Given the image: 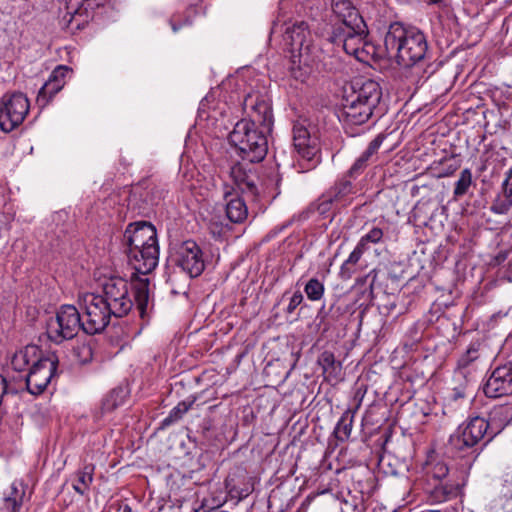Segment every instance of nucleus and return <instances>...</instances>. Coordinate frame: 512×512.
Instances as JSON below:
<instances>
[{"instance_id": "4", "label": "nucleus", "mask_w": 512, "mask_h": 512, "mask_svg": "<svg viewBox=\"0 0 512 512\" xmlns=\"http://www.w3.org/2000/svg\"><path fill=\"white\" fill-rule=\"evenodd\" d=\"M129 264L135 270L132 276V287L136 307L142 318L146 315L149 304V278L150 274L158 265L159 245L146 247V249L125 250Z\"/></svg>"}, {"instance_id": "48", "label": "nucleus", "mask_w": 512, "mask_h": 512, "mask_svg": "<svg viewBox=\"0 0 512 512\" xmlns=\"http://www.w3.org/2000/svg\"><path fill=\"white\" fill-rule=\"evenodd\" d=\"M456 169H457V166H455V167H453V168H450L449 173L454 172Z\"/></svg>"}, {"instance_id": "10", "label": "nucleus", "mask_w": 512, "mask_h": 512, "mask_svg": "<svg viewBox=\"0 0 512 512\" xmlns=\"http://www.w3.org/2000/svg\"><path fill=\"white\" fill-rule=\"evenodd\" d=\"M366 36V24L362 22L361 25L357 24V27L352 25L334 26L330 39L333 43H342L347 54L353 55L360 61H365L363 54L367 46Z\"/></svg>"}, {"instance_id": "14", "label": "nucleus", "mask_w": 512, "mask_h": 512, "mask_svg": "<svg viewBox=\"0 0 512 512\" xmlns=\"http://www.w3.org/2000/svg\"><path fill=\"white\" fill-rule=\"evenodd\" d=\"M122 245L125 250L146 249L157 246L158 238L156 228L149 222H136L127 226L123 233Z\"/></svg>"}, {"instance_id": "12", "label": "nucleus", "mask_w": 512, "mask_h": 512, "mask_svg": "<svg viewBox=\"0 0 512 512\" xmlns=\"http://www.w3.org/2000/svg\"><path fill=\"white\" fill-rule=\"evenodd\" d=\"M293 145L298 155L307 161L317 160L319 149V138L315 127L300 120L293 125Z\"/></svg>"}, {"instance_id": "31", "label": "nucleus", "mask_w": 512, "mask_h": 512, "mask_svg": "<svg viewBox=\"0 0 512 512\" xmlns=\"http://www.w3.org/2000/svg\"><path fill=\"white\" fill-rule=\"evenodd\" d=\"M194 400L182 401L177 404L161 422L162 427H168L173 423L179 421L192 407Z\"/></svg>"}, {"instance_id": "39", "label": "nucleus", "mask_w": 512, "mask_h": 512, "mask_svg": "<svg viewBox=\"0 0 512 512\" xmlns=\"http://www.w3.org/2000/svg\"><path fill=\"white\" fill-rule=\"evenodd\" d=\"M439 483L443 489V492L446 495L447 500L456 498L459 495L460 490L464 485V483H459L452 479H449L445 483H443L441 481Z\"/></svg>"}, {"instance_id": "32", "label": "nucleus", "mask_w": 512, "mask_h": 512, "mask_svg": "<svg viewBox=\"0 0 512 512\" xmlns=\"http://www.w3.org/2000/svg\"><path fill=\"white\" fill-rule=\"evenodd\" d=\"M91 345L86 342H77L72 348V358L78 364H86L92 360Z\"/></svg>"}, {"instance_id": "40", "label": "nucleus", "mask_w": 512, "mask_h": 512, "mask_svg": "<svg viewBox=\"0 0 512 512\" xmlns=\"http://www.w3.org/2000/svg\"><path fill=\"white\" fill-rule=\"evenodd\" d=\"M352 185L350 182L345 181L339 185L333 187L328 192L330 194H336L335 199L339 202L345 195L351 192Z\"/></svg>"}, {"instance_id": "2", "label": "nucleus", "mask_w": 512, "mask_h": 512, "mask_svg": "<svg viewBox=\"0 0 512 512\" xmlns=\"http://www.w3.org/2000/svg\"><path fill=\"white\" fill-rule=\"evenodd\" d=\"M381 98L382 88L377 81L357 79L352 82L338 116L348 135L356 136L357 127L366 124L375 114L378 117L382 114L378 108Z\"/></svg>"}, {"instance_id": "6", "label": "nucleus", "mask_w": 512, "mask_h": 512, "mask_svg": "<svg viewBox=\"0 0 512 512\" xmlns=\"http://www.w3.org/2000/svg\"><path fill=\"white\" fill-rule=\"evenodd\" d=\"M284 39L291 46L293 65L305 73H310L312 67L320 60V49L313 43L311 32L307 23H295L285 31Z\"/></svg>"}, {"instance_id": "43", "label": "nucleus", "mask_w": 512, "mask_h": 512, "mask_svg": "<svg viewBox=\"0 0 512 512\" xmlns=\"http://www.w3.org/2000/svg\"><path fill=\"white\" fill-rule=\"evenodd\" d=\"M170 24H171L172 30L174 32H177L181 27H183L185 25H190L191 24V20L185 19L183 23H178L175 18H172L170 20Z\"/></svg>"}, {"instance_id": "33", "label": "nucleus", "mask_w": 512, "mask_h": 512, "mask_svg": "<svg viewBox=\"0 0 512 512\" xmlns=\"http://www.w3.org/2000/svg\"><path fill=\"white\" fill-rule=\"evenodd\" d=\"M304 291L311 301H319L324 296L325 287L317 278H311L305 285Z\"/></svg>"}, {"instance_id": "38", "label": "nucleus", "mask_w": 512, "mask_h": 512, "mask_svg": "<svg viewBox=\"0 0 512 512\" xmlns=\"http://www.w3.org/2000/svg\"><path fill=\"white\" fill-rule=\"evenodd\" d=\"M335 196L336 194H330L329 192H326L325 194H323L319 199H318V202H317V211L319 214L321 215H324L326 213H328L331 208H332V205L335 203V202H338L336 199H335Z\"/></svg>"}, {"instance_id": "46", "label": "nucleus", "mask_w": 512, "mask_h": 512, "mask_svg": "<svg viewBox=\"0 0 512 512\" xmlns=\"http://www.w3.org/2000/svg\"><path fill=\"white\" fill-rule=\"evenodd\" d=\"M428 4H438L440 3L442 0H425Z\"/></svg>"}, {"instance_id": "13", "label": "nucleus", "mask_w": 512, "mask_h": 512, "mask_svg": "<svg viewBox=\"0 0 512 512\" xmlns=\"http://www.w3.org/2000/svg\"><path fill=\"white\" fill-rule=\"evenodd\" d=\"M174 261L191 278L201 275L205 268L202 250L192 240L184 241L176 246Z\"/></svg>"}, {"instance_id": "5", "label": "nucleus", "mask_w": 512, "mask_h": 512, "mask_svg": "<svg viewBox=\"0 0 512 512\" xmlns=\"http://www.w3.org/2000/svg\"><path fill=\"white\" fill-rule=\"evenodd\" d=\"M266 131L258 130L246 120L239 121L229 135V142L238 149L243 160L249 163L262 161L268 151Z\"/></svg>"}, {"instance_id": "36", "label": "nucleus", "mask_w": 512, "mask_h": 512, "mask_svg": "<svg viewBox=\"0 0 512 512\" xmlns=\"http://www.w3.org/2000/svg\"><path fill=\"white\" fill-rule=\"evenodd\" d=\"M449 473V468L443 461L431 463L427 467V474L435 480L441 481Z\"/></svg>"}, {"instance_id": "41", "label": "nucleus", "mask_w": 512, "mask_h": 512, "mask_svg": "<svg viewBox=\"0 0 512 512\" xmlns=\"http://www.w3.org/2000/svg\"><path fill=\"white\" fill-rule=\"evenodd\" d=\"M430 498L433 502L442 503L447 501L446 495L443 492V489L440 483L436 484L430 491Z\"/></svg>"}, {"instance_id": "23", "label": "nucleus", "mask_w": 512, "mask_h": 512, "mask_svg": "<svg viewBox=\"0 0 512 512\" xmlns=\"http://www.w3.org/2000/svg\"><path fill=\"white\" fill-rule=\"evenodd\" d=\"M385 136L378 134L368 145L366 150L355 160L353 165L348 171V174L352 178L358 177L368 167L369 163L374 160L379 148L381 147Z\"/></svg>"}, {"instance_id": "21", "label": "nucleus", "mask_w": 512, "mask_h": 512, "mask_svg": "<svg viewBox=\"0 0 512 512\" xmlns=\"http://www.w3.org/2000/svg\"><path fill=\"white\" fill-rule=\"evenodd\" d=\"M333 14L340 20L337 26H356L364 22L351 0H331Z\"/></svg>"}, {"instance_id": "25", "label": "nucleus", "mask_w": 512, "mask_h": 512, "mask_svg": "<svg viewBox=\"0 0 512 512\" xmlns=\"http://www.w3.org/2000/svg\"><path fill=\"white\" fill-rule=\"evenodd\" d=\"M318 364L327 380H336L341 375L342 365L335 360V356L330 351H324L318 357Z\"/></svg>"}, {"instance_id": "16", "label": "nucleus", "mask_w": 512, "mask_h": 512, "mask_svg": "<svg viewBox=\"0 0 512 512\" xmlns=\"http://www.w3.org/2000/svg\"><path fill=\"white\" fill-rule=\"evenodd\" d=\"M104 0H69L63 22L71 29H82Z\"/></svg>"}, {"instance_id": "1", "label": "nucleus", "mask_w": 512, "mask_h": 512, "mask_svg": "<svg viewBox=\"0 0 512 512\" xmlns=\"http://www.w3.org/2000/svg\"><path fill=\"white\" fill-rule=\"evenodd\" d=\"M81 307L84 309L83 316L73 305L65 304L59 307L55 316L47 323L49 340L60 344L73 339L80 330L88 335L101 333L113 316L105 302L94 293L83 296Z\"/></svg>"}, {"instance_id": "18", "label": "nucleus", "mask_w": 512, "mask_h": 512, "mask_svg": "<svg viewBox=\"0 0 512 512\" xmlns=\"http://www.w3.org/2000/svg\"><path fill=\"white\" fill-rule=\"evenodd\" d=\"M483 391L489 398H500L512 394V362L494 369L487 379Z\"/></svg>"}, {"instance_id": "9", "label": "nucleus", "mask_w": 512, "mask_h": 512, "mask_svg": "<svg viewBox=\"0 0 512 512\" xmlns=\"http://www.w3.org/2000/svg\"><path fill=\"white\" fill-rule=\"evenodd\" d=\"M30 102L25 94L15 92L6 94L0 102V128L4 132H11L26 118Z\"/></svg>"}, {"instance_id": "24", "label": "nucleus", "mask_w": 512, "mask_h": 512, "mask_svg": "<svg viewBox=\"0 0 512 512\" xmlns=\"http://www.w3.org/2000/svg\"><path fill=\"white\" fill-rule=\"evenodd\" d=\"M39 354L40 350L36 345L26 346L13 355L11 359L12 369L17 372L26 371L30 364L32 366L40 358Z\"/></svg>"}, {"instance_id": "22", "label": "nucleus", "mask_w": 512, "mask_h": 512, "mask_svg": "<svg viewBox=\"0 0 512 512\" xmlns=\"http://www.w3.org/2000/svg\"><path fill=\"white\" fill-rule=\"evenodd\" d=\"M26 495V486L20 480H15L4 492L2 506L3 512H19Z\"/></svg>"}, {"instance_id": "11", "label": "nucleus", "mask_w": 512, "mask_h": 512, "mask_svg": "<svg viewBox=\"0 0 512 512\" xmlns=\"http://www.w3.org/2000/svg\"><path fill=\"white\" fill-rule=\"evenodd\" d=\"M57 361L51 358H39L29 368L23 381L17 387L26 388L32 395H39L44 392L56 372Z\"/></svg>"}, {"instance_id": "45", "label": "nucleus", "mask_w": 512, "mask_h": 512, "mask_svg": "<svg viewBox=\"0 0 512 512\" xmlns=\"http://www.w3.org/2000/svg\"><path fill=\"white\" fill-rule=\"evenodd\" d=\"M466 396V393H465V388H454L453 390V399H458V398H464Z\"/></svg>"}, {"instance_id": "7", "label": "nucleus", "mask_w": 512, "mask_h": 512, "mask_svg": "<svg viewBox=\"0 0 512 512\" xmlns=\"http://www.w3.org/2000/svg\"><path fill=\"white\" fill-rule=\"evenodd\" d=\"M495 433L489 431V422L483 417L475 416L461 424L449 438L450 450L464 456L485 437L490 441Z\"/></svg>"}, {"instance_id": "30", "label": "nucleus", "mask_w": 512, "mask_h": 512, "mask_svg": "<svg viewBox=\"0 0 512 512\" xmlns=\"http://www.w3.org/2000/svg\"><path fill=\"white\" fill-rule=\"evenodd\" d=\"M230 221L221 215H212L208 220V229L213 237H221L231 230Z\"/></svg>"}, {"instance_id": "26", "label": "nucleus", "mask_w": 512, "mask_h": 512, "mask_svg": "<svg viewBox=\"0 0 512 512\" xmlns=\"http://www.w3.org/2000/svg\"><path fill=\"white\" fill-rule=\"evenodd\" d=\"M94 467L86 465L78 470L73 479L72 487L80 495H85L93 481Z\"/></svg>"}, {"instance_id": "15", "label": "nucleus", "mask_w": 512, "mask_h": 512, "mask_svg": "<svg viewBox=\"0 0 512 512\" xmlns=\"http://www.w3.org/2000/svg\"><path fill=\"white\" fill-rule=\"evenodd\" d=\"M234 189L241 194L250 196L252 200H257L259 189L257 186L258 176L246 163H235L229 170V181Z\"/></svg>"}, {"instance_id": "19", "label": "nucleus", "mask_w": 512, "mask_h": 512, "mask_svg": "<svg viewBox=\"0 0 512 512\" xmlns=\"http://www.w3.org/2000/svg\"><path fill=\"white\" fill-rule=\"evenodd\" d=\"M71 72L72 70L64 65H59L52 71L36 98V103L40 108L46 107L53 97L63 89L66 78Z\"/></svg>"}, {"instance_id": "47", "label": "nucleus", "mask_w": 512, "mask_h": 512, "mask_svg": "<svg viewBox=\"0 0 512 512\" xmlns=\"http://www.w3.org/2000/svg\"><path fill=\"white\" fill-rule=\"evenodd\" d=\"M420 512H441V511L436 510V509H424V510H421Z\"/></svg>"}, {"instance_id": "17", "label": "nucleus", "mask_w": 512, "mask_h": 512, "mask_svg": "<svg viewBox=\"0 0 512 512\" xmlns=\"http://www.w3.org/2000/svg\"><path fill=\"white\" fill-rule=\"evenodd\" d=\"M243 108L252 126L262 127L266 132L271 130L273 124L272 109L268 101L258 95L249 94L243 101Z\"/></svg>"}, {"instance_id": "28", "label": "nucleus", "mask_w": 512, "mask_h": 512, "mask_svg": "<svg viewBox=\"0 0 512 512\" xmlns=\"http://www.w3.org/2000/svg\"><path fill=\"white\" fill-rule=\"evenodd\" d=\"M366 251L363 244H358L354 248V250L350 253L349 257L344 261L340 268V276L344 279L351 278L354 270L351 269L352 266L356 265L361 259L363 253Z\"/></svg>"}, {"instance_id": "37", "label": "nucleus", "mask_w": 512, "mask_h": 512, "mask_svg": "<svg viewBox=\"0 0 512 512\" xmlns=\"http://www.w3.org/2000/svg\"><path fill=\"white\" fill-rule=\"evenodd\" d=\"M383 238V231L382 229L378 227L372 228L367 234L363 235L358 244H363V247H365L366 250L369 249V244H377L379 243Z\"/></svg>"}, {"instance_id": "34", "label": "nucleus", "mask_w": 512, "mask_h": 512, "mask_svg": "<svg viewBox=\"0 0 512 512\" xmlns=\"http://www.w3.org/2000/svg\"><path fill=\"white\" fill-rule=\"evenodd\" d=\"M512 208V199L499 192L491 203L490 211L497 215L507 214Z\"/></svg>"}, {"instance_id": "44", "label": "nucleus", "mask_w": 512, "mask_h": 512, "mask_svg": "<svg viewBox=\"0 0 512 512\" xmlns=\"http://www.w3.org/2000/svg\"><path fill=\"white\" fill-rule=\"evenodd\" d=\"M505 185H507L510 189H512V168H510L509 170H507L505 172V177H504V180L503 182Z\"/></svg>"}, {"instance_id": "3", "label": "nucleus", "mask_w": 512, "mask_h": 512, "mask_svg": "<svg viewBox=\"0 0 512 512\" xmlns=\"http://www.w3.org/2000/svg\"><path fill=\"white\" fill-rule=\"evenodd\" d=\"M387 54L395 57L399 65L409 67L425 60L428 42L425 34L415 27L392 23L384 37Z\"/></svg>"}, {"instance_id": "8", "label": "nucleus", "mask_w": 512, "mask_h": 512, "mask_svg": "<svg viewBox=\"0 0 512 512\" xmlns=\"http://www.w3.org/2000/svg\"><path fill=\"white\" fill-rule=\"evenodd\" d=\"M129 283L121 277H111L102 284L101 293L97 294L105 302L114 317L126 316L133 307L129 294Z\"/></svg>"}, {"instance_id": "27", "label": "nucleus", "mask_w": 512, "mask_h": 512, "mask_svg": "<svg viewBox=\"0 0 512 512\" xmlns=\"http://www.w3.org/2000/svg\"><path fill=\"white\" fill-rule=\"evenodd\" d=\"M473 184L474 182L471 170L468 168L463 169L460 172L458 180L455 182L453 198L457 200L466 195Z\"/></svg>"}, {"instance_id": "42", "label": "nucleus", "mask_w": 512, "mask_h": 512, "mask_svg": "<svg viewBox=\"0 0 512 512\" xmlns=\"http://www.w3.org/2000/svg\"><path fill=\"white\" fill-rule=\"evenodd\" d=\"M302 301L303 295L301 294L300 291H296L290 298L289 304L287 306V313H293L294 310L301 304Z\"/></svg>"}, {"instance_id": "20", "label": "nucleus", "mask_w": 512, "mask_h": 512, "mask_svg": "<svg viewBox=\"0 0 512 512\" xmlns=\"http://www.w3.org/2000/svg\"><path fill=\"white\" fill-rule=\"evenodd\" d=\"M223 200L227 219L231 223H242L248 215V208L239 193L228 182L223 183Z\"/></svg>"}, {"instance_id": "29", "label": "nucleus", "mask_w": 512, "mask_h": 512, "mask_svg": "<svg viewBox=\"0 0 512 512\" xmlns=\"http://www.w3.org/2000/svg\"><path fill=\"white\" fill-rule=\"evenodd\" d=\"M353 426V414L348 409L346 410L334 429L335 437L340 441H345L350 437Z\"/></svg>"}, {"instance_id": "35", "label": "nucleus", "mask_w": 512, "mask_h": 512, "mask_svg": "<svg viewBox=\"0 0 512 512\" xmlns=\"http://www.w3.org/2000/svg\"><path fill=\"white\" fill-rule=\"evenodd\" d=\"M480 357L479 344L473 343L467 351L459 358L458 368L460 370L470 367Z\"/></svg>"}]
</instances>
